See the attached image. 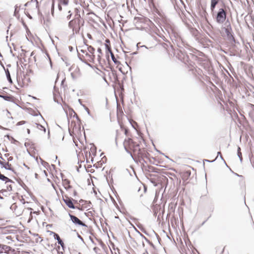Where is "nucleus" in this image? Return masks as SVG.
I'll list each match as a JSON object with an SVG mask.
<instances>
[{
  "label": "nucleus",
  "instance_id": "nucleus-1",
  "mask_svg": "<svg viewBox=\"0 0 254 254\" xmlns=\"http://www.w3.org/2000/svg\"><path fill=\"white\" fill-rule=\"evenodd\" d=\"M144 182L148 183H150L154 187H156L161 181L167 180V178L164 176H160L158 174H151V173L156 172L157 168L152 166L144 164Z\"/></svg>",
  "mask_w": 254,
  "mask_h": 254
},
{
  "label": "nucleus",
  "instance_id": "nucleus-2",
  "mask_svg": "<svg viewBox=\"0 0 254 254\" xmlns=\"http://www.w3.org/2000/svg\"><path fill=\"white\" fill-rule=\"evenodd\" d=\"M174 37L176 38V42H177V46L179 48L175 51V53L179 55V59L182 60L183 59L184 61H187L189 58V56L187 55V52L182 46H184L182 39L179 34L177 33H174Z\"/></svg>",
  "mask_w": 254,
  "mask_h": 254
},
{
  "label": "nucleus",
  "instance_id": "nucleus-3",
  "mask_svg": "<svg viewBox=\"0 0 254 254\" xmlns=\"http://www.w3.org/2000/svg\"><path fill=\"white\" fill-rule=\"evenodd\" d=\"M225 26L222 27V29L225 32L227 39L232 44H236L239 42L235 39L234 34L233 32L231 23L228 18L224 23Z\"/></svg>",
  "mask_w": 254,
  "mask_h": 254
},
{
  "label": "nucleus",
  "instance_id": "nucleus-4",
  "mask_svg": "<svg viewBox=\"0 0 254 254\" xmlns=\"http://www.w3.org/2000/svg\"><path fill=\"white\" fill-rule=\"evenodd\" d=\"M149 24L152 25L153 23L151 22V21L149 20V18L145 17L144 16V30L145 31L146 33L145 34H144V37H145L146 39H148L152 41L151 46L150 47V48L153 47L155 45V39L154 38L150 35L149 33H148V31L149 30V28L148 27V26L150 27Z\"/></svg>",
  "mask_w": 254,
  "mask_h": 254
},
{
  "label": "nucleus",
  "instance_id": "nucleus-5",
  "mask_svg": "<svg viewBox=\"0 0 254 254\" xmlns=\"http://www.w3.org/2000/svg\"><path fill=\"white\" fill-rule=\"evenodd\" d=\"M75 14L74 19L69 21L68 22V25L69 28H73V27L79 26L81 24V21H82L83 19L81 17L80 11L77 8H75Z\"/></svg>",
  "mask_w": 254,
  "mask_h": 254
},
{
  "label": "nucleus",
  "instance_id": "nucleus-6",
  "mask_svg": "<svg viewBox=\"0 0 254 254\" xmlns=\"http://www.w3.org/2000/svg\"><path fill=\"white\" fill-rule=\"evenodd\" d=\"M226 11L223 8H219L215 16V20L217 23L221 24L225 23L227 19Z\"/></svg>",
  "mask_w": 254,
  "mask_h": 254
},
{
  "label": "nucleus",
  "instance_id": "nucleus-7",
  "mask_svg": "<svg viewBox=\"0 0 254 254\" xmlns=\"http://www.w3.org/2000/svg\"><path fill=\"white\" fill-rule=\"evenodd\" d=\"M125 143H127L128 144H130L132 143L133 144V145L134 146L135 151H137V153L139 156V161L140 162L141 160H143V153L141 152V150L139 147V145L138 144H136V145H135L134 144V142L130 138L125 139L124 142V144H125Z\"/></svg>",
  "mask_w": 254,
  "mask_h": 254
},
{
  "label": "nucleus",
  "instance_id": "nucleus-8",
  "mask_svg": "<svg viewBox=\"0 0 254 254\" xmlns=\"http://www.w3.org/2000/svg\"><path fill=\"white\" fill-rule=\"evenodd\" d=\"M62 199L66 204V205L71 209H76L77 206H75L72 202L73 198L68 196L67 195H63Z\"/></svg>",
  "mask_w": 254,
  "mask_h": 254
},
{
  "label": "nucleus",
  "instance_id": "nucleus-9",
  "mask_svg": "<svg viewBox=\"0 0 254 254\" xmlns=\"http://www.w3.org/2000/svg\"><path fill=\"white\" fill-rule=\"evenodd\" d=\"M68 216L70 217V220L72 221V222L76 226H83L85 227H87V225L85 224L84 223L82 222L80 219H79L75 215H73L70 213H68Z\"/></svg>",
  "mask_w": 254,
  "mask_h": 254
},
{
  "label": "nucleus",
  "instance_id": "nucleus-10",
  "mask_svg": "<svg viewBox=\"0 0 254 254\" xmlns=\"http://www.w3.org/2000/svg\"><path fill=\"white\" fill-rule=\"evenodd\" d=\"M133 23L136 29L143 30V18L140 17L135 16L133 19Z\"/></svg>",
  "mask_w": 254,
  "mask_h": 254
},
{
  "label": "nucleus",
  "instance_id": "nucleus-11",
  "mask_svg": "<svg viewBox=\"0 0 254 254\" xmlns=\"http://www.w3.org/2000/svg\"><path fill=\"white\" fill-rule=\"evenodd\" d=\"M14 251V249L10 246L0 244V254L4 253L9 254L10 253H12Z\"/></svg>",
  "mask_w": 254,
  "mask_h": 254
},
{
  "label": "nucleus",
  "instance_id": "nucleus-12",
  "mask_svg": "<svg viewBox=\"0 0 254 254\" xmlns=\"http://www.w3.org/2000/svg\"><path fill=\"white\" fill-rule=\"evenodd\" d=\"M0 98H2L3 100L6 101L10 102L15 104L16 105L18 104L15 102V100L16 98L11 95L6 94V95H2L0 94Z\"/></svg>",
  "mask_w": 254,
  "mask_h": 254
},
{
  "label": "nucleus",
  "instance_id": "nucleus-13",
  "mask_svg": "<svg viewBox=\"0 0 254 254\" xmlns=\"http://www.w3.org/2000/svg\"><path fill=\"white\" fill-rule=\"evenodd\" d=\"M190 32L192 37L198 42H200L199 32L195 28H191L190 29Z\"/></svg>",
  "mask_w": 254,
  "mask_h": 254
},
{
  "label": "nucleus",
  "instance_id": "nucleus-14",
  "mask_svg": "<svg viewBox=\"0 0 254 254\" xmlns=\"http://www.w3.org/2000/svg\"><path fill=\"white\" fill-rule=\"evenodd\" d=\"M3 168L6 170H9L12 172L14 174L17 175V172L14 170V169L11 167V165L9 164L8 162H6L5 161L3 162V164L2 166V168Z\"/></svg>",
  "mask_w": 254,
  "mask_h": 254
},
{
  "label": "nucleus",
  "instance_id": "nucleus-15",
  "mask_svg": "<svg viewBox=\"0 0 254 254\" xmlns=\"http://www.w3.org/2000/svg\"><path fill=\"white\" fill-rule=\"evenodd\" d=\"M129 122L130 124H131V126L132 127L136 130V131L137 132V134H138V135L139 136L140 138L143 140V135L138 129V126L136 122H134V123H132L130 122V121L129 120Z\"/></svg>",
  "mask_w": 254,
  "mask_h": 254
},
{
  "label": "nucleus",
  "instance_id": "nucleus-16",
  "mask_svg": "<svg viewBox=\"0 0 254 254\" xmlns=\"http://www.w3.org/2000/svg\"><path fill=\"white\" fill-rule=\"evenodd\" d=\"M63 182L64 184V187L66 190L72 188V186L70 185V181L67 179H63Z\"/></svg>",
  "mask_w": 254,
  "mask_h": 254
},
{
  "label": "nucleus",
  "instance_id": "nucleus-17",
  "mask_svg": "<svg viewBox=\"0 0 254 254\" xmlns=\"http://www.w3.org/2000/svg\"><path fill=\"white\" fill-rule=\"evenodd\" d=\"M84 23V21L83 20H82V23H81V25H80L79 26H78L77 28H75V27H73V28H71L72 29L73 35H74V33H75V34L79 33L80 30V28L81 26H83Z\"/></svg>",
  "mask_w": 254,
  "mask_h": 254
},
{
  "label": "nucleus",
  "instance_id": "nucleus-18",
  "mask_svg": "<svg viewBox=\"0 0 254 254\" xmlns=\"http://www.w3.org/2000/svg\"><path fill=\"white\" fill-rule=\"evenodd\" d=\"M190 171H186L183 174L182 176V179L184 181H187L190 177Z\"/></svg>",
  "mask_w": 254,
  "mask_h": 254
},
{
  "label": "nucleus",
  "instance_id": "nucleus-19",
  "mask_svg": "<svg viewBox=\"0 0 254 254\" xmlns=\"http://www.w3.org/2000/svg\"><path fill=\"white\" fill-rule=\"evenodd\" d=\"M219 0H211L210 3V9L212 11H213L216 6V5L218 3Z\"/></svg>",
  "mask_w": 254,
  "mask_h": 254
},
{
  "label": "nucleus",
  "instance_id": "nucleus-20",
  "mask_svg": "<svg viewBox=\"0 0 254 254\" xmlns=\"http://www.w3.org/2000/svg\"><path fill=\"white\" fill-rule=\"evenodd\" d=\"M105 49H106V58L108 61H110L109 56L108 55V53H110L111 55V53H113L111 50V47L105 45Z\"/></svg>",
  "mask_w": 254,
  "mask_h": 254
},
{
  "label": "nucleus",
  "instance_id": "nucleus-21",
  "mask_svg": "<svg viewBox=\"0 0 254 254\" xmlns=\"http://www.w3.org/2000/svg\"><path fill=\"white\" fill-rule=\"evenodd\" d=\"M4 71H5V75H6V78H7V79L8 82L10 84H12V80L11 78L10 74V72H9V70L7 68L6 69H5Z\"/></svg>",
  "mask_w": 254,
  "mask_h": 254
},
{
  "label": "nucleus",
  "instance_id": "nucleus-22",
  "mask_svg": "<svg viewBox=\"0 0 254 254\" xmlns=\"http://www.w3.org/2000/svg\"><path fill=\"white\" fill-rule=\"evenodd\" d=\"M120 128L122 130L124 131V133L126 136H128L129 133V129L126 127L123 124H120Z\"/></svg>",
  "mask_w": 254,
  "mask_h": 254
},
{
  "label": "nucleus",
  "instance_id": "nucleus-23",
  "mask_svg": "<svg viewBox=\"0 0 254 254\" xmlns=\"http://www.w3.org/2000/svg\"><path fill=\"white\" fill-rule=\"evenodd\" d=\"M111 57L112 60L113 61V62H114V63L115 64H116L117 65L121 64V62L116 59L113 53H111Z\"/></svg>",
  "mask_w": 254,
  "mask_h": 254
},
{
  "label": "nucleus",
  "instance_id": "nucleus-24",
  "mask_svg": "<svg viewBox=\"0 0 254 254\" xmlns=\"http://www.w3.org/2000/svg\"><path fill=\"white\" fill-rule=\"evenodd\" d=\"M15 180L21 187H22L25 190H26L27 187L23 182L22 180L21 179H15Z\"/></svg>",
  "mask_w": 254,
  "mask_h": 254
},
{
  "label": "nucleus",
  "instance_id": "nucleus-25",
  "mask_svg": "<svg viewBox=\"0 0 254 254\" xmlns=\"http://www.w3.org/2000/svg\"><path fill=\"white\" fill-rule=\"evenodd\" d=\"M237 156L240 159V162L242 163V162H243L242 154L241 151V148L239 146H238V148H237Z\"/></svg>",
  "mask_w": 254,
  "mask_h": 254
},
{
  "label": "nucleus",
  "instance_id": "nucleus-26",
  "mask_svg": "<svg viewBox=\"0 0 254 254\" xmlns=\"http://www.w3.org/2000/svg\"><path fill=\"white\" fill-rule=\"evenodd\" d=\"M5 137H6L9 140L11 141V142L13 144H16L18 141L14 139L12 136L9 135L8 134L5 135Z\"/></svg>",
  "mask_w": 254,
  "mask_h": 254
},
{
  "label": "nucleus",
  "instance_id": "nucleus-27",
  "mask_svg": "<svg viewBox=\"0 0 254 254\" xmlns=\"http://www.w3.org/2000/svg\"><path fill=\"white\" fill-rule=\"evenodd\" d=\"M36 125L37 126V127L39 129L43 131L44 133L46 132V129L43 126H42L40 124H38V123H36Z\"/></svg>",
  "mask_w": 254,
  "mask_h": 254
},
{
  "label": "nucleus",
  "instance_id": "nucleus-28",
  "mask_svg": "<svg viewBox=\"0 0 254 254\" xmlns=\"http://www.w3.org/2000/svg\"><path fill=\"white\" fill-rule=\"evenodd\" d=\"M85 56L89 57L90 59L89 61L90 62H94L95 59V55L94 54L90 55L88 53H85Z\"/></svg>",
  "mask_w": 254,
  "mask_h": 254
},
{
  "label": "nucleus",
  "instance_id": "nucleus-29",
  "mask_svg": "<svg viewBox=\"0 0 254 254\" xmlns=\"http://www.w3.org/2000/svg\"><path fill=\"white\" fill-rule=\"evenodd\" d=\"M41 164L45 168L48 169V167H50V165L47 162L44 161L42 159L40 158Z\"/></svg>",
  "mask_w": 254,
  "mask_h": 254
},
{
  "label": "nucleus",
  "instance_id": "nucleus-30",
  "mask_svg": "<svg viewBox=\"0 0 254 254\" xmlns=\"http://www.w3.org/2000/svg\"><path fill=\"white\" fill-rule=\"evenodd\" d=\"M87 46L88 52L90 53L91 54H94V52L95 51V48L92 46L87 45Z\"/></svg>",
  "mask_w": 254,
  "mask_h": 254
},
{
  "label": "nucleus",
  "instance_id": "nucleus-31",
  "mask_svg": "<svg viewBox=\"0 0 254 254\" xmlns=\"http://www.w3.org/2000/svg\"><path fill=\"white\" fill-rule=\"evenodd\" d=\"M148 4L150 8H155V4L154 2V0H147Z\"/></svg>",
  "mask_w": 254,
  "mask_h": 254
},
{
  "label": "nucleus",
  "instance_id": "nucleus-32",
  "mask_svg": "<svg viewBox=\"0 0 254 254\" xmlns=\"http://www.w3.org/2000/svg\"><path fill=\"white\" fill-rule=\"evenodd\" d=\"M72 117L73 118H76V119L77 120V122H78V123L79 124V126H80V124H81V120L79 118V117L77 115L76 113L74 114V115Z\"/></svg>",
  "mask_w": 254,
  "mask_h": 254
},
{
  "label": "nucleus",
  "instance_id": "nucleus-33",
  "mask_svg": "<svg viewBox=\"0 0 254 254\" xmlns=\"http://www.w3.org/2000/svg\"><path fill=\"white\" fill-rule=\"evenodd\" d=\"M57 93L58 94L59 93V89L58 88H57L55 86L54 87V90H53V95H54V98H55L56 95H57Z\"/></svg>",
  "mask_w": 254,
  "mask_h": 254
},
{
  "label": "nucleus",
  "instance_id": "nucleus-34",
  "mask_svg": "<svg viewBox=\"0 0 254 254\" xmlns=\"http://www.w3.org/2000/svg\"><path fill=\"white\" fill-rule=\"evenodd\" d=\"M138 228L141 231L143 232V225L138 221L135 223Z\"/></svg>",
  "mask_w": 254,
  "mask_h": 254
},
{
  "label": "nucleus",
  "instance_id": "nucleus-35",
  "mask_svg": "<svg viewBox=\"0 0 254 254\" xmlns=\"http://www.w3.org/2000/svg\"><path fill=\"white\" fill-rule=\"evenodd\" d=\"M219 155L220 156V159H221L222 160H223V161H224V163H225V164L226 165V166L227 167H228V165H227V164H226V162H225V161L224 160V158H223V157L222 155H221V152H217V157H218V156Z\"/></svg>",
  "mask_w": 254,
  "mask_h": 254
},
{
  "label": "nucleus",
  "instance_id": "nucleus-36",
  "mask_svg": "<svg viewBox=\"0 0 254 254\" xmlns=\"http://www.w3.org/2000/svg\"><path fill=\"white\" fill-rule=\"evenodd\" d=\"M7 177L0 173V180L5 182Z\"/></svg>",
  "mask_w": 254,
  "mask_h": 254
},
{
  "label": "nucleus",
  "instance_id": "nucleus-37",
  "mask_svg": "<svg viewBox=\"0 0 254 254\" xmlns=\"http://www.w3.org/2000/svg\"><path fill=\"white\" fill-rule=\"evenodd\" d=\"M21 23H22L23 27L26 29V31L28 32L27 31V30H28L29 32V29H28V27L27 25H26L25 22L23 20H22Z\"/></svg>",
  "mask_w": 254,
  "mask_h": 254
},
{
  "label": "nucleus",
  "instance_id": "nucleus-38",
  "mask_svg": "<svg viewBox=\"0 0 254 254\" xmlns=\"http://www.w3.org/2000/svg\"><path fill=\"white\" fill-rule=\"evenodd\" d=\"M98 241H99V245L101 246V247L103 249H104L105 248H106V245L102 241V240H99Z\"/></svg>",
  "mask_w": 254,
  "mask_h": 254
},
{
  "label": "nucleus",
  "instance_id": "nucleus-39",
  "mask_svg": "<svg viewBox=\"0 0 254 254\" xmlns=\"http://www.w3.org/2000/svg\"><path fill=\"white\" fill-rule=\"evenodd\" d=\"M93 251H94V252H95L96 254H100L99 253V251H100L101 250H100V249L99 248L95 247H94V248H93Z\"/></svg>",
  "mask_w": 254,
  "mask_h": 254
},
{
  "label": "nucleus",
  "instance_id": "nucleus-40",
  "mask_svg": "<svg viewBox=\"0 0 254 254\" xmlns=\"http://www.w3.org/2000/svg\"><path fill=\"white\" fill-rule=\"evenodd\" d=\"M53 236H54V239L55 240H57V241H58V240H60L61 239L60 236L56 233L55 234H54Z\"/></svg>",
  "mask_w": 254,
  "mask_h": 254
},
{
  "label": "nucleus",
  "instance_id": "nucleus-41",
  "mask_svg": "<svg viewBox=\"0 0 254 254\" xmlns=\"http://www.w3.org/2000/svg\"><path fill=\"white\" fill-rule=\"evenodd\" d=\"M124 148H125V150L126 151V152L127 153H128V154H129L132 156V154H131L130 151H129V149H128V148L127 147L126 145L125 144H124Z\"/></svg>",
  "mask_w": 254,
  "mask_h": 254
},
{
  "label": "nucleus",
  "instance_id": "nucleus-42",
  "mask_svg": "<svg viewBox=\"0 0 254 254\" xmlns=\"http://www.w3.org/2000/svg\"><path fill=\"white\" fill-rule=\"evenodd\" d=\"M83 55H81L80 54L78 53V57L80 61H81L82 63L84 62L85 60L83 59L82 57H83Z\"/></svg>",
  "mask_w": 254,
  "mask_h": 254
},
{
  "label": "nucleus",
  "instance_id": "nucleus-43",
  "mask_svg": "<svg viewBox=\"0 0 254 254\" xmlns=\"http://www.w3.org/2000/svg\"><path fill=\"white\" fill-rule=\"evenodd\" d=\"M105 45H107L108 46H111L110 41L109 39H106L105 46Z\"/></svg>",
  "mask_w": 254,
  "mask_h": 254
},
{
  "label": "nucleus",
  "instance_id": "nucleus-44",
  "mask_svg": "<svg viewBox=\"0 0 254 254\" xmlns=\"http://www.w3.org/2000/svg\"><path fill=\"white\" fill-rule=\"evenodd\" d=\"M82 107H84V109L86 110V112L88 115H90V112L89 109L85 106V105H82Z\"/></svg>",
  "mask_w": 254,
  "mask_h": 254
},
{
  "label": "nucleus",
  "instance_id": "nucleus-45",
  "mask_svg": "<svg viewBox=\"0 0 254 254\" xmlns=\"http://www.w3.org/2000/svg\"><path fill=\"white\" fill-rule=\"evenodd\" d=\"M69 114H70V116L71 117L72 116V113H73V114L75 113V112H74L73 109L71 108H70L69 109Z\"/></svg>",
  "mask_w": 254,
  "mask_h": 254
},
{
  "label": "nucleus",
  "instance_id": "nucleus-46",
  "mask_svg": "<svg viewBox=\"0 0 254 254\" xmlns=\"http://www.w3.org/2000/svg\"><path fill=\"white\" fill-rule=\"evenodd\" d=\"M141 42H138V43L136 44V46L137 50H138L139 48H140L143 47V45H141Z\"/></svg>",
  "mask_w": 254,
  "mask_h": 254
},
{
  "label": "nucleus",
  "instance_id": "nucleus-47",
  "mask_svg": "<svg viewBox=\"0 0 254 254\" xmlns=\"http://www.w3.org/2000/svg\"><path fill=\"white\" fill-rule=\"evenodd\" d=\"M25 123H26L25 121H21L18 122L17 123L16 125L17 126H21V125H24Z\"/></svg>",
  "mask_w": 254,
  "mask_h": 254
},
{
  "label": "nucleus",
  "instance_id": "nucleus-48",
  "mask_svg": "<svg viewBox=\"0 0 254 254\" xmlns=\"http://www.w3.org/2000/svg\"><path fill=\"white\" fill-rule=\"evenodd\" d=\"M6 188H7L6 190H8V191H10L12 190V186L10 185H8Z\"/></svg>",
  "mask_w": 254,
  "mask_h": 254
},
{
  "label": "nucleus",
  "instance_id": "nucleus-49",
  "mask_svg": "<svg viewBox=\"0 0 254 254\" xmlns=\"http://www.w3.org/2000/svg\"><path fill=\"white\" fill-rule=\"evenodd\" d=\"M68 12V13H69V14L67 16L66 18H67V19L68 20H69V19L71 18V16H72V13L71 12V11H70V10H69Z\"/></svg>",
  "mask_w": 254,
  "mask_h": 254
},
{
  "label": "nucleus",
  "instance_id": "nucleus-50",
  "mask_svg": "<svg viewBox=\"0 0 254 254\" xmlns=\"http://www.w3.org/2000/svg\"><path fill=\"white\" fill-rule=\"evenodd\" d=\"M14 183V182L12 180H11L7 177L6 181H5V183Z\"/></svg>",
  "mask_w": 254,
  "mask_h": 254
},
{
  "label": "nucleus",
  "instance_id": "nucleus-51",
  "mask_svg": "<svg viewBox=\"0 0 254 254\" xmlns=\"http://www.w3.org/2000/svg\"><path fill=\"white\" fill-rule=\"evenodd\" d=\"M83 63L86 64V65H87L89 67H90L91 68H93V66L92 64H90L88 63L86 60H85V61H84V62H83Z\"/></svg>",
  "mask_w": 254,
  "mask_h": 254
},
{
  "label": "nucleus",
  "instance_id": "nucleus-52",
  "mask_svg": "<svg viewBox=\"0 0 254 254\" xmlns=\"http://www.w3.org/2000/svg\"><path fill=\"white\" fill-rule=\"evenodd\" d=\"M62 3L64 5H67L68 3V0H63Z\"/></svg>",
  "mask_w": 254,
  "mask_h": 254
},
{
  "label": "nucleus",
  "instance_id": "nucleus-53",
  "mask_svg": "<svg viewBox=\"0 0 254 254\" xmlns=\"http://www.w3.org/2000/svg\"><path fill=\"white\" fill-rule=\"evenodd\" d=\"M58 243L60 245H61V246L64 244L63 241L61 239L60 240H58Z\"/></svg>",
  "mask_w": 254,
  "mask_h": 254
},
{
  "label": "nucleus",
  "instance_id": "nucleus-54",
  "mask_svg": "<svg viewBox=\"0 0 254 254\" xmlns=\"http://www.w3.org/2000/svg\"><path fill=\"white\" fill-rule=\"evenodd\" d=\"M6 192H7L6 190L2 189V190H0V193H2L4 195H5L4 194V193Z\"/></svg>",
  "mask_w": 254,
  "mask_h": 254
},
{
  "label": "nucleus",
  "instance_id": "nucleus-55",
  "mask_svg": "<svg viewBox=\"0 0 254 254\" xmlns=\"http://www.w3.org/2000/svg\"><path fill=\"white\" fill-rule=\"evenodd\" d=\"M106 5H107V4H106V2L105 1V0H102L101 6H102L103 7H105Z\"/></svg>",
  "mask_w": 254,
  "mask_h": 254
},
{
  "label": "nucleus",
  "instance_id": "nucleus-56",
  "mask_svg": "<svg viewBox=\"0 0 254 254\" xmlns=\"http://www.w3.org/2000/svg\"><path fill=\"white\" fill-rule=\"evenodd\" d=\"M135 231L141 237H143V234H142L141 232H140V231H139L137 229L135 228Z\"/></svg>",
  "mask_w": 254,
  "mask_h": 254
},
{
  "label": "nucleus",
  "instance_id": "nucleus-57",
  "mask_svg": "<svg viewBox=\"0 0 254 254\" xmlns=\"http://www.w3.org/2000/svg\"><path fill=\"white\" fill-rule=\"evenodd\" d=\"M20 201L23 204H24L25 203H28V202L27 201H26L25 200V199L22 197V198L20 200Z\"/></svg>",
  "mask_w": 254,
  "mask_h": 254
},
{
  "label": "nucleus",
  "instance_id": "nucleus-58",
  "mask_svg": "<svg viewBox=\"0 0 254 254\" xmlns=\"http://www.w3.org/2000/svg\"><path fill=\"white\" fill-rule=\"evenodd\" d=\"M110 68L113 73V74H115L116 73V70H115V69L113 67H110Z\"/></svg>",
  "mask_w": 254,
  "mask_h": 254
},
{
  "label": "nucleus",
  "instance_id": "nucleus-59",
  "mask_svg": "<svg viewBox=\"0 0 254 254\" xmlns=\"http://www.w3.org/2000/svg\"><path fill=\"white\" fill-rule=\"evenodd\" d=\"M89 240H90L91 242L93 244H94V245H96V243L94 242V241L93 239L92 238V237H91V236H89Z\"/></svg>",
  "mask_w": 254,
  "mask_h": 254
},
{
  "label": "nucleus",
  "instance_id": "nucleus-60",
  "mask_svg": "<svg viewBox=\"0 0 254 254\" xmlns=\"http://www.w3.org/2000/svg\"><path fill=\"white\" fill-rule=\"evenodd\" d=\"M117 68H118L119 70L121 72H122V73H123V71H122V67L121 66H120V65H117Z\"/></svg>",
  "mask_w": 254,
  "mask_h": 254
},
{
  "label": "nucleus",
  "instance_id": "nucleus-61",
  "mask_svg": "<svg viewBox=\"0 0 254 254\" xmlns=\"http://www.w3.org/2000/svg\"><path fill=\"white\" fill-rule=\"evenodd\" d=\"M147 154H148V153H146V152H145V150H144V155H143L144 159L145 158H146L147 160H149V158L147 157Z\"/></svg>",
  "mask_w": 254,
  "mask_h": 254
},
{
  "label": "nucleus",
  "instance_id": "nucleus-62",
  "mask_svg": "<svg viewBox=\"0 0 254 254\" xmlns=\"http://www.w3.org/2000/svg\"><path fill=\"white\" fill-rule=\"evenodd\" d=\"M45 54H46V56L47 57V58L48 59V60L49 61H51V59L50 56L49 54H48V53L47 52H46Z\"/></svg>",
  "mask_w": 254,
  "mask_h": 254
},
{
  "label": "nucleus",
  "instance_id": "nucleus-63",
  "mask_svg": "<svg viewBox=\"0 0 254 254\" xmlns=\"http://www.w3.org/2000/svg\"><path fill=\"white\" fill-rule=\"evenodd\" d=\"M47 232H48V233H49V234H50V235H53V236H54V234H55V233H56L55 232H53V231H50V230H48V231H47Z\"/></svg>",
  "mask_w": 254,
  "mask_h": 254
},
{
  "label": "nucleus",
  "instance_id": "nucleus-64",
  "mask_svg": "<svg viewBox=\"0 0 254 254\" xmlns=\"http://www.w3.org/2000/svg\"><path fill=\"white\" fill-rule=\"evenodd\" d=\"M77 237L81 241H82L83 243H84V240L83 239V238L80 236L78 234H77Z\"/></svg>",
  "mask_w": 254,
  "mask_h": 254
}]
</instances>
